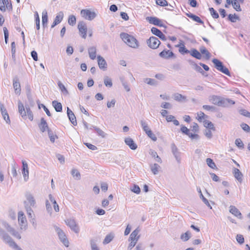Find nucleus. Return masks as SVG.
I'll return each instance as SVG.
<instances>
[{"label": "nucleus", "instance_id": "f257e3e1", "mask_svg": "<svg viewBox=\"0 0 250 250\" xmlns=\"http://www.w3.org/2000/svg\"><path fill=\"white\" fill-rule=\"evenodd\" d=\"M26 200L24 201V208L29 218H33V210L32 208L36 207V200L34 196L30 192H27L25 194Z\"/></svg>", "mask_w": 250, "mask_h": 250}, {"label": "nucleus", "instance_id": "f03ea898", "mask_svg": "<svg viewBox=\"0 0 250 250\" xmlns=\"http://www.w3.org/2000/svg\"><path fill=\"white\" fill-rule=\"evenodd\" d=\"M120 38L129 47L137 48L139 45L138 41L133 36L127 33L122 32L120 34Z\"/></svg>", "mask_w": 250, "mask_h": 250}, {"label": "nucleus", "instance_id": "7ed1b4c3", "mask_svg": "<svg viewBox=\"0 0 250 250\" xmlns=\"http://www.w3.org/2000/svg\"><path fill=\"white\" fill-rule=\"evenodd\" d=\"M0 237L3 242L8 244L10 247L14 250H23L13 240L11 237L5 232Z\"/></svg>", "mask_w": 250, "mask_h": 250}, {"label": "nucleus", "instance_id": "20e7f679", "mask_svg": "<svg viewBox=\"0 0 250 250\" xmlns=\"http://www.w3.org/2000/svg\"><path fill=\"white\" fill-rule=\"evenodd\" d=\"M1 224L7 231L13 237L18 239H21V237L20 232L16 230L14 228L12 227L6 221H2L1 222Z\"/></svg>", "mask_w": 250, "mask_h": 250}, {"label": "nucleus", "instance_id": "39448f33", "mask_svg": "<svg viewBox=\"0 0 250 250\" xmlns=\"http://www.w3.org/2000/svg\"><path fill=\"white\" fill-rule=\"evenodd\" d=\"M212 62L214 63L215 67L218 71L227 75V76H230V73L229 69L224 65L222 62L217 59H213Z\"/></svg>", "mask_w": 250, "mask_h": 250}, {"label": "nucleus", "instance_id": "423d86ee", "mask_svg": "<svg viewBox=\"0 0 250 250\" xmlns=\"http://www.w3.org/2000/svg\"><path fill=\"white\" fill-rule=\"evenodd\" d=\"M18 219L20 230L25 231L27 229V222L23 211H20L18 212Z\"/></svg>", "mask_w": 250, "mask_h": 250}, {"label": "nucleus", "instance_id": "0eeeda50", "mask_svg": "<svg viewBox=\"0 0 250 250\" xmlns=\"http://www.w3.org/2000/svg\"><path fill=\"white\" fill-rule=\"evenodd\" d=\"M81 15L84 19L88 21L93 20L97 16L95 12L87 9H82L81 11Z\"/></svg>", "mask_w": 250, "mask_h": 250}, {"label": "nucleus", "instance_id": "6e6552de", "mask_svg": "<svg viewBox=\"0 0 250 250\" xmlns=\"http://www.w3.org/2000/svg\"><path fill=\"white\" fill-rule=\"evenodd\" d=\"M55 230L57 232L60 241L66 247L69 246V241L64 233V232L60 228L58 227H55Z\"/></svg>", "mask_w": 250, "mask_h": 250}, {"label": "nucleus", "instance_id": "1a4fd4ad", "mask_svg": "<svg viewBox=\"0 0 250 250\" xmlns=\"http://www.w3.org/2000/svg\"><path fill=\"white\" fill-rule=\"evenodd\" d=\"M146 43L150 48L154 49L159 46L161 42L157 38L152 36L147 40Z\"/></svg>", "mask_w": 250, "mask_h": 250}, {"label": "nucleus", "instance_id": "9d476101", "mask_svg": "<svg viewBox=\"0 0 250 250\" xmlns=\"http://www.w3.org/2000/svg\"><path fill=\"white\" fill-rule=\"evenodd\" d=\"M78 28L82 38L85 39L87 31L85 23L83 21H79L78 24Z\"/></svg>", "mask_w": 250, "mask_h": 250}, {"label": "nucleus", "instance_id": "9b49d317", "mask_svg": "<svg viewBox=\"0 0 250 250\" xmlns=\"http://www.w3.org/2000/svg\"><path fill=\"white\" fill-rule=\"evenodd\" d=\"M223 99L220 96L212 95L209 97V101L214 104L223 106Z\"/></svg>", "mask_w": 250, "mask_h": 250}, {"label": "nucleus", "instance_id": "f8f14e48", "mask_svg": "<svg viewBox=\"0 0 250 250\" xmlns=\"http://www.w3.org/2000/svg\"><path fill=\"white\" fill-rule=\"evenodd\" d=\"M171 151L178 163L181 162V152L176 145L173 143L171 145Z\"/></svg>", "mask_w": 250, "mask_h": 250}, {"label": "nucleus", "instance_id": "ddd939ff", "mask_svg": "<svg viewBox=\"0 0 250 250\" xmlns=\"http://www.w3.org/2000/svg\"><path fill=\"white\" fill-rule=\"evenodd\" d=\"M22 174L25 181H27L29 178V170L28 167L27 162L24 161H22Z\"/></svg>", "mask_w": 250, "mask_h": 250}, {"label": "nucleus", "instance_id": "4468645a", "mask_svg": "<svg viewBox=\"0 0 250 250\" xmlns=\"http://www.w3.org/2000/svg\"><path fill=\"white\" fill-rule=\"evenodd\" d=\"M66 225L75 233H78L79 229L74 219H67L65 221Z\"/></svg>", "mask_w": 250, "mask_h": 250}, {"label": "nucleus", "instance_id": "2eb2a0df", "mask_svg": "<svg viewBox=\"0 0 250 250\" xmlns=\"http://www.w3.org/2000/svg\"><path fill=\"white\" fill-rule=\"evenodd\" d=\"M0 110L3 119L5 121L6 123L9 124L10 123V120L9 115L4 105L2 104H0Z\"/></svg>", "mask_w": 250, "mask_h": 250}, {"label": "nucleus", "instance_id": "dca6fc26", "mask_svg": "<svg viewBox=\"0 0 250 250\" xmlns=\"http://www.w3.org/2000/svg\"><path fill=\"white\" fill-rule=\"evenodd\" d=\"M97 61L99 68L103 70H106L107 64L104 59L99 55L97 56Z\"/></svg>", "mask_w": 250, "mask_h": 250}, {"label": "nucleus", "instance_id": "f3484780", "mask_svg": "<svg viewBox=\"0 0 250 250\" xmlns=\"http://www.w3.org/2000/svg\"><path fill=\"white\" fill-rule=\"evenodd\" d=\"M13 85L15 93L19 95L21 92V87L18 79L15 78L13 79Z\"/></svg>", "mask_w": 250, "mask_h": 250}, {"label": "nucleus", "instance_id": "a211bd4d", "mask_svg": "<svg viewBox=\"0 0 250 250\" xmlns=\"http://www.w3.org/2000/svg\"><path fill=\"white\" fill-rule=\"evenodd\" d=\"M125 144L132 150H135L137 148V145L135 143L133 139L130 137H127L125 139Z\"/></svg>", "mask_w": 250, "mask_h": 250}, {"label": "nucleus", "instance_id": "6ab92c4d", "mask_svg": "<svg viewBox=\"0 0 250 250\" xmlns=\"http://www.w3.org/2000/svg\"><path fill=\"white\" fill-rule=\"evenodd\" d=\"M39 127L42 132H44L46 130L48 131V130H50L46 121L43 118H41V122L39 124Z\"/></svg>", "mask_w": 250, "mask_h": 250}, {"label": "nucleus", "instance_id": "aec40b11", "mask_svg": "<svg viewBox=\"0 0 250 250\" xmlns=\"http://www.w3.org/2000/svg\"><path fill=\"white\" fill-rule=\"evenodd\" d=\"M26 108L21 101L18 102V110L22 118L24 119L26 118Z\"/></svg>", "mask_w": 250, "mask_h": 250}, {"label": "nucleus", "instance_id": "412c9836", "mask_svg": "<svg viewBox=\"0 0 250 250\" xmlns=\"http://www.w3.org/2000/svg\"><path fill=\"white\" fill-rule=\"evenodd\" d=\"M67 114L72 124H73L74 125H76L77 121L75 116L72 110L69 108V107H67Z\"/></svg>", "mask_w": 250, "mask_h": 250}, {"label": "nucleus", "instance_id": "4be33fe9", "mask_svg": "<svg viewBox=\"0 0 250 250\" xmlns=\"http://www.w3.org/2000/svg\"><path fill=\"white\" fill-rule=\"evenodd\" d=\"M229 212L235 216L239 219H242L243 217L240 211L235 206H230L229 207Z\"/></svg>", "mask_w": 250, "mask_h": 250}, {"label": "nucleus", "instance_id": "5701e85b", "mask_svg": "<svg viewBox=\"0 0 250 250\" xmlns=\"http://www.w3.org/2000/svg\"><path fill=\"white\" fill-rule=\"evenodd\" d=\"M139 231L140 230L138 228L133 231L130 235L128 240L137 242L140 238V236L138 235Z\"/></svg>", "mask_w": 250, "mask_h": 250}, {"label": "nucleus", "instance_id": "b1692460", "mask_svg": "<svg viewBox=\"0 0 250 250\" xmlns=\"http://www.w3.org/2000/svg\"><path fill=\"white\" fill-rule=\"evenodd\" d=\"M174 55V54L172 51L166 50H164L159 53L160 57L164 59H168Z\"/></svg>", "mask_w": 250, "mask_h": 250}, {"label": "nucleus", "instance_id": "393cba45", "mask_svg": "<svg viewBox=\"0 0 250 250\" xmlns=\"http://www.w3.org/2000/svg\"><path fill=\"white\" fill-rule=\"evenodd\" d=\"M88 52L89 54V58L94 60L96 58V53H97V49L95 46H91L88 48Z\"/></svg>", "mask_w": 250, "mask_h": 250}, {"label": "nucleus", "instance_id": "a878e982", "mask_svg": "<svg viewBox=\"0 0 250 250\" xmlns=\"http://www.w3.org/2000/svg\"><path fill=\"white\" fill-rule=\"evenodd\" d=\"M233 174L235 178L240 182L241 183L243 180V174L240 171L236 168H234Z\"/></svg>", "mask_w": 250, "mask_h": 250}, {"label": "nucleus", "instance_id": "bb28decb", "mask_svg": "<svg viewBox=\"0 0 250 250\" xmlns=\"http://www.w3.org/2000/svg\"><path fill=\"white\" fill-rule=\"evenodd\" d=\"M187 16L191 19L193 21L198 22L201 24H203V21L200 19V18L195 15H194L191 13H186Z\"/></svg>", "mask_w": 250, "mask_h": 250}, {"label": "nucleus", "instance_id": "cd10ccee", "mask_svg": "<svg viewBox=\"0 0 250 250\" xmlns=\"http://www.w3.org/2000/svg\"><path fill=\"white\" fill-rule=\"evenodd\" d=\"M189 53H190L191 56L197 59L200 60L202 58L201 54L195 48L191 49Z\"/></svg>", "mask_w": 250, "mask_h": 250}, {"label": "nucleus", "instance_id": "c85d7f7f", "mask_svg": "<svg viewBox=\"0 0 250 250\" xmlns=\"http://www.w3.org/2000/svg\"><path fill=\"white\" fill-rule=\"evenodd\" d=\"M146 20L148 21L150 23L157 26V25H159V22L160 21V20L155 17H147Z\"/></svg>", "mask_w": 250, "mask_h": 250}, {"label": "nucleus", "instance_id": "c756f323", "mask_svg": "<svg viewBox=\"0 0 250 250\" xmlns=\"http://www.w3.org/2000/svg\"><path fill=\"white\" fill-rule=\"evenodd\" d=\"M198 192L200 194V197L202 200L203 202L205 204H206L209 208L211 209L212 207L211 205H210L207 199H206L203 195L201 188H197Z\"/></svg>", "mask_w": 250, "mask_h": 250}, {"label": "nucleus", "instance_id": "7c9ffc66", "mask_svg": "<svg viewBox=\"0 0 250 250\" xmlns=\"http://www.w3.org/2000/svg\"><path fill=\"white\" fill-rule=\"evenodd\" d=\"M176 47H179V51L182 54H188L189 53L190 50H188L183 43H180L176 45Z\"/></svg>", "mask_w": 250, "mask_h": 250}, {"label": "nucleus", "instance_id": "2f4dec72", "mask_svg": "<svg viewBox=\"0 0 250 250\" xmlns=\"http://www.w3.org/2000/svg\"><path fill=\"white\" fill-rule=\"evenodd\" d=\"M48 21V16L46 11H43L42 13V24L43 27H45L47 26Z\"/></svg>", "mask_w": 250, "mask_h": 250}, {"label": "nucleus", "instance_id": "473e14b6", "mask_svg": "<svg viewBox=\"0 0 250 250\" xmlns=\"http://www.w3.org/2000/svg\"><path fill=\"white\" fill-rule=\"evenodd\" d=\"M52 105L54 107L56 112H61L62 111V105L61 103L57 101L52 102Z\"/></svg>", "mask_w": 250, "mask_h": 250}, {"label": "nucleus", "instance_id": "72a5a7b5", "mask_svg": "<svg viewBox=\"0 0 250 250\" xmlns=\"http://www.w3.org/2000/svg\"><path fill=\"white\" fill-rule=\"evenodd\" d=\"M58 85L62 93L64 95H68L69 93L65 86L61 82H59L58 83Z\"/></svg>", "mask_w": 250, "mask_h": 250}, {"label": "nucleus", "instance_id": "f704fd0d", "mask_svg": "<svg viewBox=\"0 0 250 250\" xmlns=\"http://www.w3.org/2000/svg\"><path fill=\"white\" fill-rule=\"evenodd\" d=\"M203 123L204 126L206 128H208L209 129L212 130L213 131L215 130V128L211 122L208 120H205Z\"/></svg>", "mask_w": 250, "mask_h": 250}, {"label": "nucleus", "instance_id": "c9c22d12", "mask_svg": "<svg viewBox=\"0 0 250 250\" xmlns=\"http://www.w3.org/2000/svg\"><path fill=\"white\" fill-rule=\"evenodd\" d=\"M191 237V233L189 231H186L181 235L180 238L183 241H187Z\"/></svg>", "mask_w": 250, "mask_h": 250}, {"label": "nucleus", "instance_id": "e433bc0d", "mask_svg": "<svg viewBox=\"0 0 250 250\" xmlns=\"http://www.w3.org/2000/svg\"><path fill=\"white\" fill-rule=\"evenodd\" d=\"M174 99L178 102L186 101V97L179 93L174 94Z\"/></svg>", "mask_w": 250, "mask_h": 250}, {"label": "nucleus", "instance_id": "4c0bfd02", "mask_svg": "<svg viewBox=\"0 0 250 250\" xmlns=\"http://www.w3.org/2000/svg\"><path fill=\"white\" fill-rule=\"evenodd\" d=\"M63 13L62 11L59 12L56 16L54 21L58 24L60 23L63 19Z\"/></svg>", "mask_w": 250, "mask_h": 250}, {"label": "nucleus", "instance_id": "58836bf2", "mask_svg": "<svg viewBox=\"0 0 250 250\" xmlns=\"http://www.w3.org/2000/svg\"><path fill=\"white\" fill-rule=\"evenodd\" d=\"M114 235L112 233H110L107 234L105 237L104 238V241H103V244H107L109 243L114 238Z\"/></svg>", "mask_w": 250, "mask_h": 250}, {"label": "nucleus", "instance_id": "ea45409f", "mask_svg": "<svg viewBox=\"0 0 250 250\" xmlns=\"http://www.w3.org/2000/svg\"><path fill=\"white\" fill-rule=\"evenodd\" d=\"M25 108L26 116H28V117L30 121H32L33 120V114L29 105H25Z\"/></svg>", "mask_w": 250, "mask_h": 250}, {"label": "nucleus", "instance_id": "a19ab883", "mask_svg": "<svg viewBox=\"0 0 250 250\" xmlns=\"http://www.w3.org/2000/svg\"><path fill=\"white\" fill-rule=\"evenodd\" d=\"M34 16H35V23L36 25V28L37 30H39L40 29V17L39 15L38 14V13L36 11L34 13Z\"/></svg>", "mask_w": 250, "mask_h": 250}, {"label": "nucleus", "instance_id": "79ce46f5", "mask_svg": "<svg viewBox=\"0 0 250 250\" xmlns=\"http://www.w3.org/2000/svg\"><path fill=\"white\" fill-rule=\"evenodd\" d=\"M160 168V166L157 164H154L151 166V170L152 173L156 175L158 173L159 170Z\"/></svg>", "mask_w": 250, "mask_h": 250}, {"label": "nucleus", "instance_id": "37998d69", "mask_svg": "<svg viewBox=\"0 0 250 250\" xmlns=\"http://www.w3.org/2000/svg\"><path fill=\"white\" fill-rule=\"evenodd\" d=\"M240 3L237 0H234L232 3V6L233 8L237 11L240 12L242 11V9L240 6Z\"/></svg>", "mask_w": 250, "mask_h": 250}, {"label": "nucleus", "instance_id": "c03bdc74", "mask_svg": "<svg viewBox=\"0 0 250 250\" xmlns=\"http://www.w3.org/2000/svg\"><path fill=\"white\" fill-rule=\"evenodd\" d=\"M229 104H235V102L230 99L224 98L223 101V106L226 107L228 106Z\"/></svg>", "mask_w": 250, "mask_h": 250}, {"label": "nucleus", "instance_id": "a18cd8bd", "mask_svg": "<svg viewBox=\"0 0 250 250\" xmlns=\"http://www.w3.org/2000/svg\"><path fill=\"white\" fill-rule=\"evenodd\" d=\"M104 84L107 87H111L112 86V82L111 79L108 76L104 77Z\"/></svg>", "mask_w": 250, "mask_h": 250}, {"label": "nucleus", "instance_id": "49530a36", "mask_svg": "<svg viewBox=\"0 0 250 250\" xmlns=\"http://www.w3.org/2000/svg\"><path fill=\"white\" fill-rule=\"evenodd\" d=\"M144 82L150 85H155L157 84L156 81L155 79L151 78H145L144 79Z\"/></svg>", "mask_w": 250, "mask_h": 250}, {"label": "nucleus", "instance_id": "de8ad7c7", "mask_svg": "<svg viewBox=\"0 0 250 250\" xmlns=\"http://www.w3.org/2000/svg\"><path fill=\"white\" fill-rule=\"evenodd\" d=\"M228 19L232 22H235L237 20H239V17L235 14H230L228 15Z\"/></svg>", "mask_w": 250, "mask_h": 250}, {"label": "nucleus", "instance_id": "09e8293b", "mask_svg": "<svg viewBox=\"0 0 250 250\" xmlns=\"http://www.w3.org/2000/svg\"><path fill=\"white\" fill-rule=\"evenodd\" d=\"M200 51L202 54L206 55V58L208 60L210 58V53L206 49L205 47H202L200 49Z\"/></svg>", "mask_w": 250, "mask_h": 250}, {"label": "nucleus", "instance_id": "8fccbe9b", "mask_svg": "<svg viewBox=\"0 0 250 250\" xmlns=\"http://www.w3.org/2000/svg\"><path fill=\"white\" fill-rule=\"evenodd\" d=\"M206 162L208 166L211 168L214 169L216 168V166L213 161L210 158H207Z\"/></svg>", "mask_w": 250, "mask_h": 250}, {"label": "nucleus", "instance_id": "3c124183", "mask_svg": "<svg viewBox=\"0 0 250 250\" xmlns=\"http://www.w3.org/2000/svg\"><path fill=\"white\" fill-rule=\"evenodd\" d=\"M68 22L70 25H74L76 22V19L75 16L74 15H70L68 18Z\"/></svg>", "mask_w": 250, "mask_h": 250}, {"label": "nucleus", "instance_id": "603ef678", "mask_svg": "<svg viewBox=\"0 0 250 250\" xmlns=\"http://www.w3.org/2000/svg\"><path fill=\"white\" fill-rule=\"evenodd\" d=\"M130 189L131 191L137 194H139L141 192V189L139 187L135 184H133V186L130 188Z\"/></svg>", "mask_w": 250, "mask_h": 250}, {"label": "nucleus", "instance_id": "864d4df0", "mask_svg": "<svg viewBox=\"0 0 250 250\" xmlns=\"http://www.w3.org/2000/svg\"><path fill=\"white\" fill-rule=\"evenodd\" d=\"M48 135L49 137L50 140L52 143H54L55 142V139L57 138L56 135H54L52 130H48Z\"/></svg>", "mask_w": 250, "mask_h": 250}, {"label": "nucleus", "instance_id": "5fc2aeb1", "mask_svg": "<svg viewBox=\"0 0 250 250\" xmlns=\"http://www.w3.org/2000/svg\"><path fill=\"white\" fill-rule=\"evenodd\" d=\"M120 81L125 90L127 92H129L130 91V88L128 85L126 81H125L124 78L123 77L120 78Z\"/></svg>", "mask_w": 250, "mask_h": 250}, {"label": "nucleus", "instance_id": "6e6d98bb", "mask_svg": "<svg viewBox=\"0 0 250 250\" xmlns=\"http://www.w3.org/2000/svg\"><path fill=\"white\" fill-rule=\"evenodd\" d=\"M151 31L153 34H154V35L158 37L162 33L160 30L154 27L151 28Z\"/></svg>", "mask_w": 250, "mask_h": 250}, {"label": "nucleus", "instance_id": "4d7b16f0", "mask_svg": "<svg viewBox=\"0 0 250 250\" xmlns=\"http://www.w3.org/2000/svg\"><path fill=\"white\" fill-rule=\"evenodd\" d=\"M209 11L210 13V14L213 18L217 19L219 18V14L218 13L214 10V9L212 7L209 8Z\"/></svg>", "mask_w": 250, "mask_h": 250}, {"label": "nucleus", "instance_id": "13d9d810", "mask_svg": "<svg viewBox=\"0 0 250 250\" xmlns=\"http://www.w3.org/2000/svg\"><path fill=\"white\" fill-rule=\"evenodd\" d=\"M235 144L239 149H243L244 148V144L242 140L239 139H236L235 141Z\"/></svg>", "mask_w": 250, "mask_h": 250}, {"label": "nucleus", "instance_id": "bf43d9fd", "mask_svg": "<svg viewBox=\"0 0 250 250\" xmlns=\"http://www.w3.org/2000/svg\"><path fill=\"white\" fill-rule=\"evenodd\" d=\"M202 107L204 110L212 112L215 111L216 109L215 106L209 105H204Z\"/></svg>", "mask_w": 250, "mask_h": 250}, {"label": "nucleus", "instance_id": "052dcab7", "mask_svg": "<svg viewBox=\"0 0 250 250\" xmlns=\"http://www.w3.org/2000/svg\"><path fill=\"white\" fill-rule=\"evenodd\" d=\"M8 2V0H0V10L4 12L6 10L5 5L6 2Z\"/></svg>", "mask_w": 250, "mask_h": 250}, {"label": "nucleus", "instance_id": "680f3d73", "mask_svg": "<svg viewBox=\"0 0 250 250\" xmlns=\"http://www.w3.org/2000/svg\"><path fill=\"white\" fill-rule=\"evenodd\" d=\"M239 113L244 116L250 118V112L245 109H241L239 110Z\"/></svg>", "mask_w": 250, "mask_h": 250}, {"label": "nucleus", "instance_id": "e2e57ef3", "mask_svg": "<svg viewBox=\"0 0 250 250\" xmlns=\"http://www.w3.org/2000/svg\"><path fill=\"white\" fill-rule=\"evenodd\" d=\"M156 3L161 6L168 5V2L166 0H156Z\"/></svg>", "mask_w": 250, "mask_h": 250}, {"label": "nucleus", "instance_id": "0e129e2a", "mask_svg": "<svg viewBox=\"0 0 250 250\" xmlns=\"http://www.w3.org/2000/svg\"><path fill=\"white\" fill-rule=\"evenodd\" d=\"M45 207L47 212L51 214L52 211V207L48 200H46L45 201Z\"/></svg>", "mask_w": 250, "mask_h": 250}, {"label": "nucleus", "instance_id": "69168bd1", "mask_svg": "<svg viewBox=\"0 0 250 250\" xmlns=\"http://www.w3.org/2000/svg\"><path fill=\"white\" fill-rule=\"evenodd\" d=\"M146 134L153 141H156L157 139V137L151 130L148 131Z\"/></svg>", "mask_w": 250, "mask_h": 250}, {"label": "nucleus", "instance_id": "338daca9", "mask_svg": "<svg viewBox=\"0 0 250 250\" xmlns=\"http://www.w3.org/2000/svg\"><path fill=\"white\" fill-rule=\"evenodd\" d=\"M16 166V163L15 162L12 164L11 173L14 177H17L18 175Z\"/></svg>", "mask_w": 250, "mask_h": 250}, {"label": "nucleus", "instance_id": "774afa93", "mask_svg": "<svg viewBox=\"0 0 250 250\" xmlns=\"http://www.w3.org/2000/svg\"><path fill=\"white\" fill-rule=\"evenodd\" d=\"M236 239L240 244H243L244 243V238L242 235L237 234L236 236Z\"/></svg>", "mask_w": 250, "mask_h": 250}]
</instances>
